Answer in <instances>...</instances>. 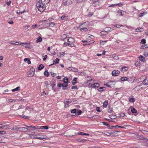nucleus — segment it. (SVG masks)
I'll use <instances>...</instances> for the list:
<instances>
[{
    "label": "nucleus",
    "mask_w": 148,
    "mask_h": 148,
    "mask_svg": "<svg viewBox=\"0 0 148 148\" xmlns=\"http://www.w3.org/2000/svg\"><path fill=\"white\" fill-rule=\"evenodd\" d=\"M63 82L64 83H65L68 84V79L66 77H64L63 79Z\"/></svg>",
    "instance_id": "obj_27"
},
{
    "label": "nucleus",
    "mask_w": 148,
    "mask_h": 148,
    "mask_svg": "<svg viewBox=\"0 0 148 148\" xmlns=\"http://www.w3.org/2000/svg\"><path fill=\"white\" fill-rule=\"evenodd\" d=\"M50 86L52 87V89L56 85V79H53L51 81L50 84Z\"/></svg>",
    "instance_id": "obj_8"
},
{
    "label": "nucleus",
    "mask_w": 148,
    "mask_h": 148,
    "mask_svg": "<svg viewBox=\"0 0 148 148\" xmlns=\"http://www.w3.org/2000/svg\"><path fill=\"white\" fill-rule=\"evenodd\" d=\"M23 44V43L21 42L20 41H15V45H21Z\"/></svg>",
    "instance_id": "obj_35"
},
{
    "label": "nucleus",
    "mask_w": 148,
    "mask_h": 148,
    "mask_svg": "<svg viewBox=\"0 0 148 148\" xmlns=\"http://www.w3.org/2000/svg\"><path fill=\"white\" fill-rule=\"evenodd\" d=\"M121 80L122 81H125L127 80L128 82H130L129 79H128L126 77H121Z\"/></svg>",
    "instance_id": "obj_18"
},
{
    "label": "nucleus",
    "mask_w": 148,
    "mask_h": 148,
    "mask_svg": "<svg viewBox=\"0 0 148 148\" xmlns=\"http://www.w3.org/2000/svg\"><path fill=\"white\" fill-rule=\"evenodd\" d=\"M128 99L129 101L130 102L134 103L135 101V98L133 97H129Z\"/></svg>",
    "instance_id": "obj_20"
},
{
    "label": "nucleus",
    "mask_w": 148,
    "mask_h": 148,
    "mask_svg": "<svg viewBox=\"0 0 148 148\" xmlns=\"http://www.w3.org/2000/svg\"><path fill=\"white\" fill-rule=\"evenodd\" d=\"M74 0H63L62 4L64 5H69L72 4Z\"/></svg>",
    "instance_id": "obj_4"
},
{
    "label": "nucleus",
    "mask_w": 148,
    "mask_h": 148,
    "mask_svg": "<svg viewBox=\"0 0 148 148\" xmlns=\"http://www.w3.org/2000/svg\"><path fill=\"white\" fill-rule=\"evenodd\" d=\"M108 109V112L109 113H111L112 112V108L110 106L109 107Z\"/></svg>",
    "instance_id": "obj_37"
},
{
    "label": "nucleus",
    "mask_w": 148,
    "mask_h": 148,
    "mask_svg": "<svg viewBox=\"0 0 148 148\" xmlns=\"http://www.w3.org/2000/svg\"><path fill=\"white\" fill-rule=\"evenodd\" d=\"M10 43L11 45H15V41H11L10 42Z\"/></svg>",
    "instance_id": "obj_44"
},
{
    "label": "nucleus",
    "mask_w": 148,
    "mask_h": 148,
    "mask_svg": "<svg viewBox=\"0 0 148 148\" xmlns=\"http://www.w3.org/2000/svg\"><path fill=\"white\" fill-rule=\"evenodd\" d=\"M37 26L38 25L37 24H35L34 25H32V27L33 29H34L36 27H37Z\"/></svg>",
    "instance_id": "obj_50"
},
{
    "label": "nucleus",
    "mask_w": 148,
    "mask_h": 148,
    "mask_svg": "<svg viewBox=\"0 0 148 148\" xmlns=\"http://www.w3.org/2000/svg\"><path fill=\"white\" fill-rule=\"evenodd\" d=\"M84 132H77V134L79 135H83Z\"/></svg>",
    "instance_id": "obj_57"
},
{
    "label": "nucleus",
    "mask_w": 148,
    "mask_h": 148,
    "mask_svg": "<svg viewBox=\"0 0 148 148\" xmlns=\"http://www.w3.org/2000/svg\"><path fill=\"white\" fill-rule=\"evenodd\" d=\"M55 25V24L53 22H51L49 23V26L51 27H53Z\"/></svg>",
    "instance_id": "obj_31"
},
{
    "label": "nucleus",
    "mask_w": 148,
    "mask_h": 148,
    "mask_svg": "<svg viewBox=\"0 0 148 148\" xmlns=\"http://www.w3.org/2000/svg\"><path fill=\"white\" fill-rule=\"evenodd\" d=\"M42 40V38L40 36H39L38 38L37 39L36 42H41Z\"/></svg>",
    "instance_id": "obj_36"
},
{
    "label": "nucleus",
    "mask_w": 148,
    "mask_h": 148,
    "mask_svg": "<svg viewBox=\"0 0 148 148\" xmlns=\"http://www.w3.org/2000/svg\"><path fill=\"white\" fill-rule=\"evenodd\" d=\"M67 41L69 43H71L74 41V39L72 38L69 37V38L67 39Z\"/></svg>",
    "instance_id": "obj_22"
},
{
    "label": "nucleus",
    "mask_w": 148,
    "mask_h": 148,
    "mask_svg": "<svg viewBox=\"0 0 148 148\" xmlns=\"http://www.w3.org/2000/svg\"><path fill=\"white\" fill-rule=\"evenodd\" d=\"M100 85L98 83H95L92 84L89 87L91 88H96L99 87Z\"/></svg>",
    "instance_id": "obj_7"
},
{
    "label": "nucleus",
    "mask_w": 148,
    "mask_h": 148,
    "mask_svg": "<svg viewBox=\"0 0 148 148\" xmlns=\"http://www.w3.org/2000/svg\"><path fill=\"white\" fill-rule=\"evenodd\" d=\"M29 27H30V25H27L25 26L24 27V28L25 29H27Z\"/></svg>",
    "instance_id": "obj_62"
},
{
    "label": "nucleus",
    "mask_w": 148,
    "mask_h": 148,
    "mask_svg": "<svg viewBox=\"0 0 148 148\" xmlns=\"http://www.w3.org/2000/svg\"><path fill=\"white\" fill-rule=\"evenodd\" d=\"M59 61H60L59 59L58 58H56V62H55L56 63V64L58 63H59Z\"/></svg>",
    "instance_id": "obj_52"
},
{
    "label": "nucleus",
    "mask_w": 148,
    "mask_h": 148,
    "mask_svg": "<svg viewBox=\"0 0 148 148\" xmlns=\"http://www.w3.org/2000/svg\"><path fill=\"white\" fill-rule=\"evenodd\" d=\"M44 74L46 77H48L49 75V73L47 71H45L44 73Z\"/></svg>",
    "instance_id": "obj_34"
},
{
    "label": "nucleus",
    "mask_w": 148,
    "mask_h": 148,
    "mask_svg": "<svg viewBox=\"0 0 148 148\" xmlns=\"http://www.w3.org/2000/svg\"><path fill=\"white\" fill-rule=\"evenodd\" d=\"M92 4V5L94 6H97V5H99V4H96V3H95L94 2H93Z\"/></svg>",
    "instance_id": "obj_59"
},
{
    "label": "nucleus",
    "mask_w": 148,
    "mask_h": 148,
    "mask_svg": "<svg viewBox=\"0 0 148 148\" xmlns=\"http://www.w3.org/2000/svg\"><path fill=\"white\" fill-rule=\"evenodd\" d=\"M62 84L63 87H66L68 86V84L65 83H64L63 84Z\"/></svg>",
    "instance_id": "obj_41"
},
{
    "label": "nucleus",
    "mask_w": 148,
    "mask_h": 148,
    "mask_svg": "<svg viewBox=\"0 0 148 148\" xmlns=\"http://www.w3.org/2000/svg\"><path fill=\"white\" fill-rule=\"evenodd\" d=\"M6 134V132L4 131H0V134Z\"/></svg>",
    "instance_id": "obj_46"
},
{
    "label": "nucleus",
    "mask_w": 148,
    "mask_h": 148,
    "mask_svg": "<svg viewBox=\"0 0 148 148\" xmlns=\"http://www.w3.org/2000/svg\"><path fill=\"white\" fill-rule=\"evenodd\" d=\"M108 103V101L107 100L105 101L103 103V108H106Z\"/></svg>",
    "instance_id": "obj_19"
},
{
    "label": "nucleus",
    "mask_w": 148,
    "mask_h": 148,
    "mask_svg": "<svg viewBox=\"0 0 148 148\" xmlns=\"http://www.w3.org/2000/svg\"><path fill=\"white\" fill-rule=\"evenodd\" d=\"M131 109V112L134 114H136L137 110L134 107H130V108Z\"/></svg>",
    "instance_id": "obj_16"
},
{
    "label": "nucleus",
    "mask_w": 148,
    "mask_h": 148,
    "mask_svg": "<svg viewBox=\"0 0 148 148\" xmlns=\"http://www.w3.org/2000/svg\"><path fill=\"white\" fill-rule=\"evenodd\" d=\"M8 128V126L6 125H2L0 126V129H6Z\"/></svg>",
    "instance_id": "obj_28"
},
{
    "label": "nucleus",
    "mask_w": 148,
    "mask_h": 148,
    "mask_svg": "<svg viewBox=\"0 0 148 148\" xmlns=\"http://www.w3.org/2000/svg\"><path fill=\"white\" fill-rule=\"evenodd\" d=\"M76 109H74L73 110H71V113H75H75L76 112Z\"/></svg>",
    "instance_id": "obj_42"
},
{
    "label": "nucleus",
    "mask_w": 148,
    "mask_h": 148,
    "mask_svg": "<svg viewBox=\"0 0 148 148\" xmlns=\"http://www.w3.org/2000/svg\"><path fill=\"white\" fill-rule=\"evenodd\" d=\"M68 18V17L66 15H62L61 17V19L62 20L66 21Z\"/></svg>",
    "instance_id": "obj_21"
},
{
    "label": "nucleus",
    "mask_w": 148,
    "mask_h": 148,
    "mask_svg": "<svg viewBox=\"0 0 148 148\" xmlns=\"http://www.w3.org/2000/svg\"><path fill=\"white\" fill-rule=\"evenodd\" d=\"M92 80V79L91 78L90 79H89L88 80L87 82V83L90 84V82Z\"/></svg>",
    "instance_id": "obj_64"
},
{
    "label": "nucleus",
    "mask_w": 148,
    "mask_h": 148,
    "mask_svg": "<svg viewBox=\"0 0 148 148\" xmlns=\"http://www.w3.org/2000/svg\"><path fill=\"white\" fill-rule=\"evenodd\" d=\"M85 0H77V1L78 3H81Z\"/></svg>",
    "instance_id": "obj_55"
},
{
    "label": "nucleus",
    "mask_w": 148,
    "mask_h": 148,
    "mask_svg": "<svg viewBox=\"0 0 148 148\" xmlns=\"http://www.w3.org/2000/svg\"><path fill=\"white\" fill-rule=\"evenodd\" d=\"M136 31L137 32H140L142 31L141 30H140V29L138 28L136 29Z\"/></svg>",
    "instance_id": "obj_63"
},
{
    "label": "nucleus",
    "mask_w": 148,
    "mask_h": 148,
    "mask_svg": "<svg viewBox=\"0 0 148 148\" xmlns=\"http://www.w3.org/2000/svg\"><path fill=\"white\" fill-rule=\"evenodd\" d=\"M68 69L75 72H76L78 71V69L75 68L69 67L68 68Z\"/></svg>",
    "instance_id": "obj_13"
},
{
    "label": "nucleus",
    "mask_w": 148,
    "mask_h": 148,
    "mask_svg": "<svg viewBox=\"0 0 148 148\" xmlns=\"http://www.w3.org/2000/svg\"><path fill=\"white\" fill-rule=\"evenodd\" d=\"M82 112V111L80 110H76V112L75 113V115H79L81 114Z\"/></svg>",
    "instance_id": "obj_24"
},
{
    "label": "nucleus",
    "mask_w": 148,
    "mask_h": 148,
    "mask_svg": "<svg viewBox=\"0 0 148 148\" xmlns=\"http://www.w3.org/2000/svg\"><path fill=\"white\" fill-rule=\"evenodd\" d=\"M15 101L16 100L14 99H9L8 101V102L9 103H10L12 102H15Z\"/></svg>",
    "instance_id": "obj_33"
},
{
    "label": "nucleus",
    "mask_w": 148,
    "mask_h": 148,
    "mask_svg": "<svg viewBox=\"0 0 148 148\" xmlns=\"http://www.w3.org/2000/svg\"><path fill=\"white\" fill-rule=\"evenodd\" d=\"M113 59L117 60L118 59L119 57L116 54H114L113 55Z\"/></svg>",
    "instance_id": "obj_32"
},
{
    "label": "nucleus",
    "mask_w": 148,
    "mask_h": 148,
    "mask_svg": "<svg viewBox=\"0 0 148 148\" xmlns=\"http://www.w3.org/2000/svg\"><path fill=\"white\" fill-rule=\"evenodd\" d=\"M88 25V23L85 22L82 23L79 27V28L80 29V31L81 32L86 31L88 30L87 27Z\"/></svg>",
    "instance_id": "obj_2"
},
{
    "label": "nucleus",
    "mask_w": 148,
    "mask_h": 148,
    "mask_svg": "<svg viewBox=\"0 0 148 148\" xmlns=\"http://www.w3.org/2000/svg\"><path fill=\"white\" fill-rule=\"evenodd\" d=\"M138 58L139 60L142 61L144 62L145 60V58L142 56H140Z\"/></svg>",
    "instance_id": "obj_23"
},
{
    "label": "nucleus",
    "mask_w": 148,
    "mask_h": 148,
    "mask_svg": "<svg viewBox=\"0 0 148 148\" xmlns=\"http://www.w3.org/2000/svg\"><path fill=\"white\" fill-rule=\"evenodd\" d=\"M20 89V87L19 86H18L16 88L13 89L12 90V91L13 92H14L16 91H17L19 90Z\"/></svg>",
    "instance_id": "obj_26"
},
{
    "label": "nucleus",
    "mask_w": 148,
    "mask_h": 148,
    "mask_svg": "<svg viewBox=\"0 0 148 148\" xmlns=\"http://www.w3.org/2000/svg\"><path fill=\"white\" fill-rule=\"evenodd\" d=\"M128 69V67L125 66L122 67L121 69V71L123 72L126 71Z\"/></svg>",
    "instance_id": "obj_14"
},
{
    "label": "nucleus",
    "mask_w": 148,
    "mask_h": 148,
    "mask_svg": "<svg viewBox=\"0 0 148 148\" xmlns=\"http://www.w3.org/2000/svg\"><path fill=\"white\" fill-rule=\"evenodd\" d=\"M105 88L104 87H101L97 89V90L99 91H102L103 90V89Z\"/></svg>",
    "instance_id": "obj_38"
},
{
    "label": "nucleus",
    "mask_w": 148,
    "mask_h": 148,
    "mask_svg": "<svg viewBox=\"0 0 148 148\" xmlns=\"http://www.w3.org/2000/svg\"><path fill=\"white\" fill-rule=\"evenodd\" d=\"M96 111L98 112H101L100 110V108L99 107H97L96 108Z\"/></svg>",
    "instance_id": "obj_47"
},
{
    "label": "nucleus",
    "mask_w": 148,
    "mask_h": 148,
    "mask_svg": "<svg viewBox=\"0 0 148 148\" xmlns=\"http://www.w3.org/2000/svg\"><path fill=\"white\" fill-rule=\"evenodd\" d=\"M51 75L53 76V77H54L56 76V74L55 73H53L52 72H51L50 73Z\"/></svg>",
    "instance_id": "obj_58"
},
{
    "label": "nucleus",
    "mask_w": 148,
    "mask_h": 148,
    "mask_svg": "<svg viewBox=\"0 0 148 148\" xmlns=\"http://www.w3.org/2000/svg\"><path fill=\"white\" fill-rule=\"evenodd\" d=\"M50 0H39L37 1L36 5L38 10L41 12L43 11L46 8V5L49 2Z\"/></svg>",
    "instance_id": "obj_1"
},
{
    "label": "nucleus",
    "mask_w": 148,
    "mask_h": 148,
    "mask_svg": "<svg viewBox=\"0 0 148 148\" xmlns=\"http://www.w3.org/2000/svg\"><path fill=\"white\" fill-rule=\"evenodd\" d=\"M26 127H29L30 129L29 130H33L34 129H39L40 128L38 127V126H26Z\"/></svg>",
    "instance_id": "obj_10"
},
{
    "label": "nucleus",
    "mask_w": 148,
    "mask_h": 148,
    "mask_svg": "<svg viewBox=\"0 0 148 148\" xmlns=\"http://www.w3.org/2000/svg\"><path fill=\"white\" fill-rule=\"evenodd\" d=\"M67 37V35L66 34H63L62 35L60 38V40H61L64 41V40Z\"/></svg>",
    "instance_id": "obj_11"
},
{
    "label": "nucleus",
    "mask_w": 148,
    "mask_h": 148,
    "mask_svg": "<svg viewBox=\"0 0 148 148\" xmlns=\"http://www.w3.org/2000/svg\"><path fill=\"white\" fill-rule=\"evenodd\" d=\"M140 43L142 44H145L146 43V40L145 39H142L140 42Z\"/></svg>",
    "instance_id": "obj_40"
},
{
    "label": "nucleus",
    "mask_w": 148,
    "mask_h": 148,
    "mask_svg": "<svg viewBox=\"0 0 148 148\" xmlns=\"http://www.w3.org/2000/svg\"><path fill=\"white\" fill-rule=\"evenodd\" d=\"M69 43L67 42H64L63 44L64 47H66L67 45L69 46Z\"/></svg>",
    "instance_id": "obj_45"
},
{
    "label": "nucleus",
    "mask_w": 148,
    "mask_h": 148,
    "mask_svg": "<svg viewBox=\"0 0 148 148\" xmlns=\"http://www.w3.org/2000/svg\"><path fill=\"white\" fill-rule=\"evenodd\" d=\"M93 13L89 12L88 13V15L89 16H91L93 15Z\"/></svg>",
    "instance_id": "obj_60"
},
{
    "label": "nucleus",
    "mask_w": 148,
    "mask_h": 148,
    "mask_svg": "<svg viewBox=\"0 0 148 148\" xmlns=\"http://www.w3.org/2000/svg\"><path fill=\"white\" fill-rule=\"evenodd\" d=\"M120 73V71L118 70H114L112 71V74L113 76H117L119 75Z\"/></svg>",
    "instance_id": "obj_6"
},
{
    "label": "nucleus",
    "mask_w": 148,
    "mask_h": 148,
    "mask_svg": "<svg viewBox=\"0 0 148 148\" xmlns=\"http://www.w3.org/2000/svg\"><path fill=\"white\" fill-rule=\"evenodd\" d=\"M99 0H93V2L96 3V4H99V3L98 2Z\"/></svg>",
    "instance_id": "obj_61"
},
{
    "label": "nucleus",
    "mask_w": 148,
    "mask_h": 148,
    "mask_svg": "<svg viewBox=\"0 0 148 148\" xmlns=\"http://www.w3.org/2000/svg\"><path fill=\"white\" fill-rule=\"evenodd\" d=\"M128 79H129L130 80V82H129L131 83H132L134 81V80L132 78H128Z\"/></svg>",
    "instance_id": "obj_49"
},
{
    "label": "nucleus",
    "mask_w": 148,
    "mask_h": 148,
    "mask_svg": "<svg viewBox=\"0 0 148 148\" xmlns=\"http://www.w3.org/2000/svg\"><path fill=\"white\" fill-rule=\"evenodd\" d=\"M140 80H138L140 82H142L143 84L144 85H148V78H147L145 76L141 77L138 79Z\"/></svg>",
    "instance_id": "obj_3"
},
{
    "label": "nucleus",
    "mask_w": 148,
    "mask_h": 148,
    "mask_svg": "<svg viewBox=\"0 0 148 148\" xmlns=\"http://www.w3.org/2000/svg\"><path fill=\"white\" fill-rule=\"evenodd\" d=\"M147 14V12H144L142 13H140L139 15V16L140 17H142L143 16Z\"/></svg>",
    "instance_id": "obj_29"
},
{
    "label": "nucleus",
    "mask_w": 148,
    "mask_h": 148,
    "mask_svg": "<svg viewBox=\"0 0 148 148\" xmlns=\"http://www.w3.org/2000/svg\"><path fill=\"white\" fill-rule=\"evenodd\" d=\"M71 102V101H66L64 103V106L65 108L68 107L69 106V104Z\"/></svg>",
    "instance_id": "obj_12"
},
{
    "label": "nucleus",
    "mask_w": 148,
    "mask_h": 148,
    "mask_svg": "<svg viewBox=\"0 0 148 148\" xmlns=\"http://www.w3.org/2000/svg\"><path fill=\"white\" fill-rule=\"evenodd\" d=\"M11 2V1H9L6 2L5 4H7V5L8 6H9L10 5Z\"/></svg>",
    "instance_id": "obj_48"
},
{
    "label": "nucleus",
    "mask_w": 148,
    "mask_h": 148,
    "mask_svg": "<svg viewBox=\"0 0 148 148\" xmlns=\"http://www.w3.org/2000/svg\"><path fill=\"white\" fill-rule=\"evenodd\" d=\"M104 85L110 88L111 87V84H109V83L107 82L106 83V84H105Z\"/></svg>",
    "instance_id": "obj_43"
},
{
    "label": "nucleus",
    "mask_w": 148,
    "mask_h": 148,
    "mask_svg": "<svg viewBox=\"0 0 148 148\" xmlns=\"http://www.w3.org/2000/svg\"><path fill=\"white\" fill-rule=\"evenodd\" d=\"M77 78H75L73 79V82H72V84L73 85H74L76 83H77Z\"/></svg>",
    "instance_id": "obj_25"
},
{
    "label": "nucleus",
    "mask_w": 148,
    "mask_h": 148,
    "mask_svg": "<svg viewBox=\"0 0 148 148\" xmlns=\"http://www.w3.org/2000/svg\"><path fill=\"white\" fill-rule=\"evenodd\" d=\"M35 74V69L33 68H31L29 73V76L30 77H33Z\"/></svg>",
    "instance_id": "obj_5"
},
{
    "label": "nucleus",
    "mask_w": 148,
    "mask_h": 148,
    "mask_svg": "<svg viewBox=\"0 0 148 148\" xmlns=\"http://www.w3.org/2000/svg\"><path fill=\"white\" fill-rule=\"evenodd\" d=\"M74 45L73 43L71 42V43H69V46L71 47H73L74 46Z\"/></svg>",
    "instance_id": "obj_56"
},
{
    "label": "nucleus",
    "mask_w": 148,
    "mask_h": 148,
    "mask_svg": "<svg viewBox=\"0 0 148 148\" xmlns=\"http://www.w3.org/2000/svg\"><path fill=\"white\" fill-rule=\"evenodd\" d=\"M122 26H123L122 25H115L114 26V27H112L111 28V27H108V29H114V28H115L116 27L119 28H120Z\"/></svg>",
    "instance_id": "obj_17"
},
{
    "label": "nucleus",
    "mask_w": 148,
    "mask_h": 148,
    "mask_svg": "<svg viewBox=\"0 0 148 148\" xmlns=\"http://www.w3.org/2000/svg\"><path fill=\"white\" fill-rule=\"evenodd\" d=\"M44 68V66H43V65L42 64H41L40 65H39V66L38 67V69L39 70H41L42 69Z\"/></svg>",
    "instance_id": "obj_30"
},
{
    "label": "nucleus",
    "mask_w": 148,
    "mask_h": 148,
    "mask_svg": "<svg viewBox=\"0 0 148 148\" xmlns=\"http://www.w3.org/2000/svg\"><path fill=\"white\" fill-rule=\"evenodd\" d=\"M71 89H78V88L77 87V86H73L71 87Z\"/></svg>",
    "instance_id": "obj_53"
},
{
    "label": "nucleus",
    "mask_w": 148,
    "mask_h": 148,
    "mask_svg": "<svg viewBox=\"0 0 148 148\" xmlns=\"http://www.w3.org/2000/svg\"><path fill=\"white\" fill-rule=\"evenodd\" d=\"M65 54V53L64 52H61L60 54V56L61 57L62 56H64Z\"/></svg>",
    "instance_id": "obj_51"
},
{
    "label": "nucleus",
    "mask_w": 148,
    "mask_h": 148,
    "mask_svg": "<svg viewBox=\"0 0 148 148\" xmlns=\"http://www.w3.org/2000/svg\"><path fill=\"white\" fill-rule=\"evenodd\" d=\"M106 29L108 31L107 32L103 31H102L101 32V36H104L107 34L108 32H110L111 31L110 30V29H108L107 28Z\"/></svg>",
    "instance_id": "obj_9"
},
{
    "label": "nucleus",
    "mask_w": 148,
    "mask_h": 148,
    "mask_svg": "<svg viewBox=\"0 0 148 148\" xmlns=\"http://www.w3.org/2000/svg\"><path fill=\"white\" fill-rule=\"evenodd\" d=\"M102 123L104 125L107 126L108 127L109 126V124L108 123L106 122L103 121L102 122Z\"/></svg>",
    "instance_id": "obj_39"
},
{
    "label": "nucleus",
    "mask_w": 148,
    "mask_h": 148,
    "mask_svg": "<svg viewBox=\"0 0 148 148\" xmlns=\"http://www.w3.org/2000/svg\"><path fill=\"white\" fill-rule=\"evenodd\" d=\"M22 44L23 46L25 47V48H30V45L29 43H23Z\"/></svg>",
    "instance_id": "obj_15"
},
{
    "label": "nucleus",
    "mask_w": 148,
    "mask_h": 148,
    "mask_svg": "<svg viewBox=\"0 0 148 148\" xmlns=\"http://www.w3.org/2000/svg\"><path fill=\"white\" fill-rule=\"evenodd\" d=\"M24 12V11H17V14H22L23 12Z\"/></svg>",
    "instance_id": "obj_54"
}]
</instances>
